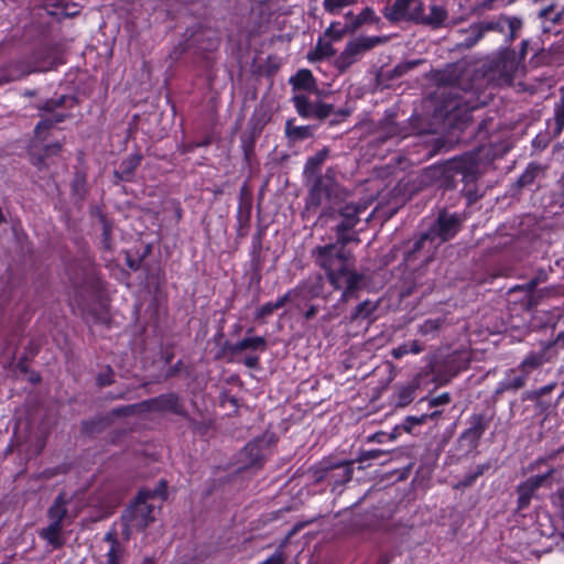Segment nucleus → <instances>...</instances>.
<instances>
[{"label":"nucleus","mask_w":564,"mask_h":564,"mask_svg":"<svg viewBox=\"0 0 564 564\" xmlns=\"http://www.w3.org/2000/svg\"><path fill=\"white\" fill-rule=\"evenodd\" d=\"M432 288L433 285L426 276L425 267L420 265L404 276L401 296L408 297L417 292H420L421 295H425L432 291Z\"/></svg>","instance_id":"f3484780"},{"label":"nucleus","mask_w":564,"mask_h":564,"mask_svg":"<svg viewBox=\"0 0 564 564\" xmlns=\"http://www.w3.org/2000/svg\"><path fill=\"white\" fill-rule=\"evenodd\" d=\"M545 167L538 163H530L517 181L519 187L531 186L535 181L544 177Z\"/></svg>","instance_id":"e433bc0d"},{"label":"nucleus","mask_w":564,"mask_h":564,"mask_svg":"<svg viewBox=\"0 0 564 564\" xmlns=\"http://www.w3.org/2000/svg\"><path fill=\"white\" fill-rule=\"evenodd\" d=\"M558 471L557 468L551 467L545 473L531 476V479L536 484L539 488L545 486L551 487L552 486V479L554 475H556Z\"/></svg>","instance_id":"603ef678"},{"label":"nucleus","mask_w":564,"mask_h":564,"mask_svg":"<svg viewBox=\"0 0 564 564\" xmlns=\"http://www.w3.org/2000/svg\"><path fill=\"white\" fill-rule=\"evenodd\" d=\"M122 550L120 546L110 547L107 553V564H119Z\"/></svg>","instance_id":"774afa93"},{"label":"nucleus","mask_w":564,"mask_h":564,"mask_svg":"<svg viewBox=\"0 0 564 564\" xmlns=\"http://www.w3.org/2000/svg\"><path fill=\"white\" fill-rule=\"evenodd\" d=\"M21 59L30 69V74L48 72L57 65V58L54 52L47 47L40 48L35 51L32 56Z\"/></svg>","instance_id":"aec40b11"},{"label":"nucleus","mask_w":564,"mask_h":564,"mask_svg":"<svg viewBox=\"0 0 564 564\" xmlns=\"http://www.w3.org/2000/svg\"><path fill=\"white\" fill-rule=\"evenodd\" d=\"M293 90H303L306 93H318L317 82L310 69L303 68L296 72L289 80Z\"/></svg>","instance_id":"bb28decb"},{"label":"nucleus","mask_w":564,"mask_h":564,"mask_svg":"<svg viewBox=\"0 0 564 564\" xmlns=\"http://www.w3.org/2000/svg\"><path fill=\"white\" fill-rule=\"evenodd\" d=\"M479 29L477 22L470 24L467 29L458 30V33L464 36V39L457 43V47L468 50L475 46L484 35H477V30Z\"/></svg>","instance_id":"79ce46f5"},{"label":"nucleus","mask_w":564,"mask_h":564,"mask_svg":"<svg viewBox=\"0 0 564 564\" xmlns=\"http://www.w3.org/2000/svg\"><path fill=\"white\" fill-rule=\"evenodd\" d=\"M339 23L333 22L329 28L325 31V35L330 37L334 41L340 40L345 33L348 32L347 24L344 28H338Z\"/></svg>","instance_id":"13d9d810"},{"label":"nucleus","mask_w":564,"mask_h":564,"mask_svg":"<svg viewBox=\"0 0 564 564\" xmlns=\"http://www.w3.org/2000/svg\"><path fill=\"white\" fill-rule=\"evenodd\" d=\"M285 134L292 141H302L313 135L311 126H295L294 119L285 122Z\"/></svg>","instance_id":"a19ab883"},{"label":"nucleus","mask_w":564,"mask_h":564,"mask_svg":"<svg viewBox=\"0 0 564 564\" xmlns=\"http://www.w3.org/2000/svg\"><path fill=\"white\" fill-rule=\"evenodd\" d=\"M148 492H138L134 501L122 512L123 534L128 539L132 530L143 531L154 521V506L148 502Z\"/></svg>","instance_id":"6e6552de"},{"label":"nucleus","mask_w":564,"mask_h":564,"mask_svg":"<svg viewBox=\"0 0 564 564\" xmlns=\"http://www.w3.org/2000/svg\"><path fill=\"white\" fill-rule=\"evenodd\" d=\"M435 80L437 89L434 95L438 101V110L448 113L460 108L463 100L457 77L448 72H437Z\"/></svg>","instance_id":"9b49d317"},{"label":"nucleus","mask_w":564,"mask_h":564,"mask_svg":"<svg viewBox=\"0 0 564 564\" xmlns=\"http://www.w3.org/2000/svg\"><path fill=\"white\" fill-rule=\"evenodd\" d=\"M356 0H324V9L335 13L338 9L355 3Z\"/></svg>","instance_id":"680f3d73"},{"label":"nucleus","mask_w":564,"mask_h":564,"mask_svg":"<svg viewBox=\"0 0 564 564\" xmlns=\"http://www.w3.org/2000/svg\"><path fill=\"white\" fill-rule=\"evenodd\" d=\"M142 411L171 412L180 416H187V411L178 394L174 392L163 393L155 398L141 402Z\"/></svg>","instance_id":"2eb2a0df"},{"label":"nucleus","mask_w":564,"mask_h":564,"mask_svg":"<svg viewBox=\"0 0 564 564\" xmlns=\"http://www.w3.org/2000/svg\"><path fill=\"white\" fill-rule=\"evenodd\" d=\"M477 24L479 26L477 35L484 36L488 32L505 33L507 28L509 32L506 35L505 42L506 44L511 45L518 37V34L523 26V21L519 17L500 14L494 19L478 21Z\"/></svg>","instance_id":"f8f14e48"},{"label":"nucleus","mask_w":564,"mask_h":564,"mask_svg":"<svg viewBox=\"0 0 564 564\" xmlns=\"http://www.w3.org/2000/svg\"><path fill=\"white\" fill-rule=\"evenodd\" d=\"M427 421V415H409L406 416L400 426H395L393 432L389 434L390 440H394L400 429L406 433H411L413 426L424 424Z\"/></svg>","instance_id":"49530a36"},{"label":"nucleus","mask_w":564,"mask_h":564,"mask_svg":"<svg viewBox=\"0 0 564 564\" xmlns=\"http://www.w3.org/2000/svg\"><path fill=\"white\" fill-rule=\"evenodd\" d=\"M63 524L51 522L47 527L42 528L39 535L47 542L53 549H61L64 545V540L61 536Z\"/></svg>","instance_id":"f704fd0d"},{"label":"nucleus","mask_w":564,"mask_h":564,"mask_svg":"<svg viewBox=\"0 0 564 564\" xmlns=\"http://www.w3.org/2000/svg\"><path fill=\"white\" fill-rule=\"evenodd\" d=\"M142 411L141 402L137 404L121 405L111 410L110 414L112 416H132L138 412Z\"/></svg>","instance_id":"864d4df0"},{"label":"nucleus","mask_w":564,"mask_h":564,"mask_svg":"<svg viewBox=\"0 0 564 564\" xmlns=\"http://www.w3.org/2000/svg\"><path fill=\"white\" fill-rule=\"evenodd\" d=\"M421 0H394L391 6L382 10L384 18L397 23L400 21L414 22L421 20Z\"/></svg>","instance_id":"ddd939ff"},{"label":"nucleus","mask_w":564,"mask_h":564,"mask_svg":"<svg viewBox=\"0 0 564 564\" xmlns=\"http://www.w3.org/2000/svg\"><path fill=\"white\" fill-rule=\"evenodd\" d=\"M556 41L551 44L549 50H542L541 56L549 64H564V30L556 32Z\"/></svg>","instance_id":"473e14b6"},{"label":"nucleus","mask_w":564,"mask_h":564,"mask_svg":"<svg viewBox=\"0 0 564 564\" xmlns=\"http://www.w3.org/2000/svg\"><path fill=\"white\" fill-rule=\"evenodd\" d=\"M421 20H416V24L430 25L433 29L441 28L447 18V11L441 6H432L429 15L423 13V4L421 3Z\"/></svg>","instance_id":"72a5a7b5"},{"label":"nucleus","mask_w":564,"mask_h":564,"mask_svg":"<svg viewBox=\"0 0 564 564\" xmlns=\"http://www.w3.org/2000/svg\"><path fill=\"white\" fill-rule=\"evenodd\" d=\"M328 154L329 150L327 148H323L306 160L303 170V175L306 182L312 181L315 177L323 176V174H319V171L321 166L328 158Z\"/></svg>","instance_id":"7c9ffc66"},{"label":"nucleus","mask_w":564,"mask_h":564,"mask_svg":"<svg viewBox=\"0 0 564 564\" xmlns=\"http://www.w3.org/2000/svg\"><path fill=\"white\" fill-rule=\"evenodd\" d=\"M292 102L296 112L303 119H315L323 121L333 116L329 120L330 126H336L346 120L351 115L350 108L334 109L332 104L322 101L321 99L311 100L305 94H295L292 97Z\"/></svg>","instance_id":"39448f33"},{"label":"nucleus","mask_w":564,"mask_h":564,"mask_svg":"<svg viewBox=\"0 0 564 564\" xmlns=\"http://www.w3.org/2000/svg\"><path fill=\"white\" fill-rule=\"evenodd\" d=\"M28 75H30V69L22 59L10 62L0 68V86Z\"/></svg>","instance_id":"b1692460"},{"label":"nucleus","mask_w":564,"mask_h":564,"mask_svg":"<svg viewBox=\"0 0 564 564\" xmlns=\"http://www.w3.org/2000/svg\"><path fill=\"white\" fill-rule=\"evenodd\" d=\"M251 209L252 202L250 197H245L241 195L240 203L237 210V235L238 237H246L248 235V229L250 226L251 219Z\"/></svg>","instance_id":"2f4dec72"},{"label":"nucleus","mask_w":564,"mask_h":564,"mask_svg":"<svg viewBox=\"0 0 564 564\" xmlns=\"http://www.w3.org/2000/svg\"><path fill=\"white\" fill-rule=\"evenodd\" d=\"M339 466L335 468L333 473H330V479L334 481L335 486H341L346 482L350 481L354 474V459L350 460H335Z\"/></svg>","instance_id":"c9c22d12"},{"label":"nucleus","mask_w":564,"mask_h":564,"mask_svg":"<svg viewBox=\"0 0 564 564\" xmlns=\"http://www.w3.org/2000/svg\"><path fill=\"white\" fill-rule=\"evenodd\" d=\"M337 466H339V464L335 463V459L330 457L321 460L312 468L315 482H321L326 478H330V473H333Z\"/></svg>","instance_id":"37998d69"},{"label":"nucleus","mask_w":564,"mask_h":564,"mask_svg":"<svg viewBox=\"0 0 564 564\" xmlns=\"http://www.w3.org/2000/svg\"><path fill=\"white\" fill-rule=\"evenodd\" d=\"M554 128L552 138H558L564 130V86L560 88V100L554 106Z\"/></svg>","instance_id":"58836bf2"},{"label":"nucleus","mask_w":564,"mask_h":564,"mask_svg":"<svg viewBox=\"0 0 564 564\" xmlns=\"http://www.w3.org/2000/svg\"><path fill=\"white\" fill-rule=\"evenodd\" d=\"M99 221L101 224V229H102V248L105 250H112V245H111V240H112V224L111 221L106 217V215L104 214H99Z\"/></svg>","instance_id":"3c124183"},{"label":"nucleus","mask_w":564,"mask_h":564,"mask_svg":"<svg viewBox=\"0 0 564 564\" xmlns=\"http://www.w3.org/2000/svg\"><path fill=\"white\" fill-rule=\"evenodd\" d=\"M478 478L471 473H467L455 486V489H465L471 487Z\"/></svg>","instance_id":"338daca9"},{"label":"nucleus","mask_w":564,"mask_h":564,"mask_svg":"<svg viewBox=\"0 0 564 564\" xmlns=\"http://www.w3.org/2000/svg\"><path fill=\"white\" fill-rule=\"evenodd\" d=\"M494 416V411L490 413H473L468 419V427L460 434L459 438L467 441L470 448H476L485 432L490 426Z\"/></svg>","instance_id":"4468645a"},{"label":"nucleus","mask_w":564,"mask_h":564,"mask_svg":"<svg viewBox=\"0 0 564 564\" xmlns=\"http://www.w3.org/2000/svg\"><path fill=\"white\" fill-rule=\"evenodd\" d=\"M188 44H187V41H183L181 43H178L173 50L172 52L170 53L169 57L173 61V62H176L181 58V56L187 52L188 50Z\"/></svg>","instance_id":"69168bd1"},{"label":"nucleus","mask_w":564,"mask_h":564,"mask_svg":"<svg viewBox=\"0 0 564 564\" xmlns=\"http://www.w3.org/2000/svg\"><path fill=\"white\" fill-rule=\"evenodd\" d=\"M288 302H291L288 292L279 297L275 302H268L260 306L256 313V318H265L273 314L274 311L283 307Z\"/></svg>","instance_id":"a18cd8bd"},{"label":"nucleus","mask_w":564,"mask_h":564,"mask_svg":"<svg viewBox=\"0 0 564 564\" xmlns=\"http://www.w3.org/2000/svg\"><path fill=\"white\" fill-rule=\"evenodd\" d=\"M306 183L308 192L305 198V208L308 212L317 210L325 202L329 204L328 206L343 204L350 195V192L337 182L333 167H328L323 176Z\"/></svg>","instance_id":"20e7f679"},{"label":"nucleus","mask_w":564,"mask_h":564,"mask_svg":"<svg viewBox=\"0 0 564 564\" xmlns=\"http://www.w3.org/2000/svg\"><path fill=\"white\" fill-rule=\"evenodd\" d=\"M65 273L78 306L84 305L86 294L95 295L102 290V280L95 259L86 250L67 261Z\"/></svg>","instance_id":"7ed1b4c3"},{"label":"nucleus","mask_w":564,"mask_h":564,"mask_svg":"<svg viewBox=\"0 0 564 564\" xmlns=\"http://www.w3.org/2000/svg\"><path fill=\"white\" fill-rule=\"evenodd\" d=\"M464 221V214L449 213L446 208H442L438 210L435 220L426 231L440 247L453 239L460 231Z\"/></svg>","instance_id":"9d476101"},{"label":"nucleus","mask_w":564,"mask_h":564,"mask_svg":"<svg viewBox=\"0 0 564 564\" xmlns=\"http://www.w3.org/2000/svg\"><path fill=\"white\" fill-rule=\"evenodd\" d=\"M388 40V36H359L350 40L346 43L343 52L335 58L334 66L340 74H344L361 59L367 52L387 43Z\"/></svg>","instance_id":"1a4fd4ad"},{"label":"nucleus","mask_w":564,"mask_h":564,"mask_svg":"<svg viewBox=\"0 0 564 564\" xmlns=\"http://www.w3.org/2000/svg\"><path fill=\"white\" fill-rule=\"evenodd\" d=\"M416 386H402L397 391V406L404 408L414 400Z\"/></svg>","instance_id":"8fccbe9b"},{"label":"nucleus","mask_w":564,"mask_h":564,"mask_svg":"<svg viewBox=\"0 0 564 564\" xmlns=\"http://www.w3.org/2000/svg\"><path fill=\"white\" fill-rule=\"evenodd\" d=\"M187 423L189 429H192L193 432L198 433L200 435H205L207 431L209 430V425L205 422H199L192 417L188 413L187 416H183Z\"/></svg>","instance_id":"bf43d9fd"},{"label":"nucleus","mask_w":564,"mask_h":564,"mask_svg":"<svg viewBox=\"0 0 564 564\" xmlns=\"http://www.w3.org/2000/svg\"><path fill=\"white\" fill-rule=\"evenodd\" d=\"M69 502L70 498L67 497V494L65 491H61L47 510V518L50 521L63 524V521L68 516L67 506Z\"/></svg>","instance_id":"cd10ccee"},{"label":"nucleus","mask_w":564,"mask_h":564,"mask_svg":"<svg viewBox=\"0 0 564 564\" xmlns=\"http://www.w3.org/2000/svg\"><path fill=\"white\" fill-rule=\"evenodd\" d=\"M379 132H380L379 140L381 142H384L388 139L399 137L402 133V129L394 121L393 116L389 115L380 121Z\"/></svg>","instance_id":"ea45409f"},{"label":"nucleus","mask_w":564,"mask_h":564,"mask_svg":"<svg viewBox=\"0 0 564 564\" xmlns=\"http://www.w3.org/2000/svg\"><path fill=\"white\" fill-rule=\"evenodd\" d=\"M241 142H242V151H243L245 159L247 161H250L251 156L254 153V140L251 135H248V137H242Z\"/></svg>","instance_id":"0e129e2a"},{"label":"nucleus","mask_w":564,"mask_h":564,"mask_svg":"<svg viewBox=\"0 0 564 564\" xmlns=\"http://www.w3.org/2000/svg\"><path fill=\"white\" fill-rule=\"evenodd\" d=\"M107 424L108 422L105 417H95L84 421L82 423V433L89 436L99 434L106 429Z\"/></svg>","instance_id":"09e8293b"},{"label":"nucleus","mask_w":564,"mask_h":564,"mask_svg":"<svg viewBox=\"0 0 564 564\" xmlns=\"http://www.w3.org/2000/svg\"><path fill=\"white\" fill-rule=\"evenodd\" d=\"M561 350H564V330L560 332L554 339L541 340L538 350L530 351L516 367L528 380L531 373L541 369L545 364L553 362Z\"/></svg>","instance_id":"423d86ee"},{"label":"nucleus","mask_w":564,"mask_h":564,"mask_svg":"<svg viewBox=\"0 0 564 564\" xmlns=\"http://www.w3.org/2000/svg\"><path fill=\"white\" fill-rule=\"evenodd\" d=\"M367 205L358 202H346L339 205L324 207L318 221L327 226L335 235V241L316 246L311 251L314 263L325 272L328 283L341 291L338 302L333 306L334 312L327 313L324 322H329L340 314L341 306L349 300L357 299L358 292L365 288L366 275L355 269V258L347 246L360 241L356 227L361 223V215Z\"/></svg>","instance_id":"f257e3e1"},{"label":"nucleus","mask_w":564,"mask_h":564,"mask_svg":"<svg viewBox=\"0 0 564 564\" xmlns=\"http://www.w3.org/2000/svg\"><path fill=\"white\" fill-rule=\"evenodd\" d=\"M422 63V59H414V61H408L402 62L395 65L390 70H379L376 75V83L378 86H381L382 88L388 87V83L398 78H401L406 73L412 70L414 67L420 65Z\"/></svg>","instance_id":"5701e85b"},{"label":"nucleus","mask_w":564,"mask_h":564,"mask_svg":"<svg viewBox=\"0 0 564 564\" xmlns=\"http://www.w3.org/2000/svg\"><path fill=\"white\" fill-rule=\"evenodd\" d=\"M380 21V18L375 14V11L366 7L354 18L352 22H347L348 32L355 33L364 24H379Z\"/></svg>","instance_id":"4c0bfd02"},{"label":"nucleus","mask_w":564,"mask_h":564,"mask_svg":"<svg viewBox=\"0 0 564 564\" xmlns=\"http://www.w3.org/2000/svg\"><path fill=\"white\" fill-rule=\"evenodd\" d=\"M489 123H491V120L484 119L475 123L467 118L456 121L452 126L449 134L452 138H456V142L469 143L475 139L479 144L475 150L453 158L442 166H436L432 170L438 188L453 191L459 181L467 183V185L478 181L480 177L479 150L482 147V142L489 137Z\"/></svg>","instance_id":"f03ea898"},{"label":"nucleus","mask_w":564,"mask_h":564,"mask_svg":"<svg viewBox=\"0 0 564 564\" xmlns=\"http://www.w3.org/2000/svg\"><path fill=\"white\" fill-rule=\"evenodd\" d=\"M378 308L379 301L365 300L355 306L347 319L351 324L361 321H369L371 323L376 319L375 314Z\"/></svg>","instance_id":"393cba45"},{"label":"nucleus","mask_w":564,"mask_h":564,"mask_svg":"<svg viewBox=\"0 0 564 564\" xmlns=\"http://www.w3.org/2000/svg\"><path fill=\"white\" fill-rule=\"evenodd\" d=\"M268 348L267 339L262 336L246 337L237 343L225 341L220 352L223 356H229L232 361L236 356L245 350L263 352Z\"/></svg>","instance_id":"6ab92c4d"},{"label":"nucleus","mask_w":564,"mask_h":564,"mask_svg":"<svg viewBox=\"0 0 564 564\" xmlns=\"http://www.w3.org/2000/svg\"><path fill=\"white\" fill-rule=\"evenodd\" d=\"M519 66L520 61H518L516 52L505 50L492 61L491 69L499 75L505 84H511L519 70Z\"/></svg>","instance_id":"a211bd4d"},{"label":"nucleus","mask_w":564,"mask_h":564,"mask_svg":"<svg viewBox=\"0 0 564 564\" xmlns=\"http://www.w3.org/2000/svg\"><path fill=\"white\" fill-rule=\"evenodd\" d=\"M143 156L140 153H134L126 158L121 163L119 170L113 172L116 183L130 182L134 175L137 167L140 165Z\"/></svg>","instance_id":"c85d7f7f"},{"label":"nucleus","mask_w":564,"mask_h":564,"mask_svg":"<svg viewBox=\"0 0 564 564\" xmlns=\"http://www.w3.org/2000/svg\"><path fill=\"white\" fill-rule=\"evenodd\" d=\"M539 285V280L531 279L528 283L523 285H516L509 290V294L513 295L517 293H521V297L519 299L520 306L523 311H531L536 307L540 303L541 295L535 292L536 286Z\"/></svg>","instance_id":"4be33fe9"},{"label":"nucleus","mask_w":564,"mask_h":564,"mask_svg":"<svg viewBox=\"0 0 564 564\" xmlns=\"http://www.w3.org/2000/svg\"><path fill=\"white\" fill-rule=\"evenodd\" d=\"M444 325L445 318L443 317L429 318L420 325L419 333L423 336L436 337Z\"/></svg>","instance_id":"de8ad7c7"},{"label":"nucleus","mask_w":564,"mask_h":564,"mask_svg":"<svg viewBox=\"0 0 564 564\" xmlns=\"http://www.w3.org/2000/svg\"><path fill=\"white\" fill-rule=\"evenodd\" d=\"M386 455H388V452L382 451V449L362 451L359 453L358 457L354 460L362 463V462L370 460V459H378L381 456H386Z\"/></svg>","instance_id":"052dcab7"},{"label":"nucleus","mask_w":564,"mask_h":564,"mask_svg":"<svg viewBox=\"0 0 564 564\" xmlns=\"http://www.w3.org/2000/svg\"><path fill=\"white\" fill-rule=\"evenodd\" d=\"M335 55V50L330 42H325L323 39H318L314 51L307 54V58L311 62H318L326 57Z\"/></svg>","instance_id":"c03bdc74"},{"label":"nucleus","mask_w":564,"mask_h":564,"mask_svg":"<svg viewBox=\"0 0 564 564\" xmlns=\"http://www.w3.org/2000/svg\"><path fill=\"white\" fill-rule=\"evenodd\" d=\"M438 246L432 239L427 231H424L413 238L395 246L394 249L401 251L402 260L405 265H411L420 261L423 267L434 261Z\"/></svg>","instance_id":"0eeeda50"},{"label":"nucleus","mask_w":564,"mask_h":564,"mask_svg":"<svg viewBox=\"0 0 564 564\" xmlns=\"http://www.w3.org/2000/svg\"><path fill=\"white\" fill-rule=\"evenodd\" d=\"M113 376V369L110 366H106L105 371L98 373L96 382L99 387H108L115 382Z\"/></svg>","instance_id":"4d7b16f0"},{"label":"nucleus","mask_w":564,"mask_h":564,"mask_svg":"<svg viewBox=\"0 0 564 564\" xmlns=\"http://www.w3.org/2000/svg\"><path fill=\"white\" fill-rule=\"evenodd\" d=\"M528 379L516 368H510L506 371V377L498 383L492 392L491 400L494 403L498 402L500 397L506 392L516 393L527 386Z\"/></svg>","instance_id":"412c9836"},{"label":"nucleus","mask_w":564,"mask_h":564,"mask_svg":"<svg viewBox=\"0 0 564 564\" xmlns=\"http://www.w3.org/2000/svg\"><path fill=\"white\" fill-rule=\"evenodd\" d=\"M539 489L540 488L531 479V477L520 482L516 488L518 494L517 510L521 511L527 509L530 506L531 500L536 497V491Z\"/></svg>","instance_id":"c756f323"},{"label":"nucleus","mask_w":564,"mask_h":564,"mask_svg":"<svg viewBox=\"0 0 564 564\" xmlns=\"http://www.w3.org/2000/svg\"><path fill=\"white\" fill-rule=\"evenodd\" d=\"M242 459L247 468H260L264 462L262 441L248 443L241 451Z\"/></svg>","instance_id":"a878e982"},{"label":"nucleus","mask_w":564,"mask_h":564,"mask_svg":"<svg viewBox=\"0 0 564 564\" xmlns=\"http://www.w3.org/2000/svg\"><path fill=\"white\" fill-rule=\"evenodd\" d=\"M325 278L317 273L301 282L297 286L288 291L292 301H310L323 296Z\"/></svg>","instance_id":"dca6fc26"},{"label":"nucleus","mask_w":564,"mask_h":564,"mask_svg":"<svg viewBox=\"0 0 564 564\" xmlns=\"http://www.w3.org/2000/svg\"><path fill=\"white\" fill-rule=\"evenodd\" d=\"M54 126L55 124L51 118H44L40 120L34 128L35 138L44 141L47 138L48 130H51Z\"/></svg>","instance_id":"5fc2aeb1"},{"label":"nucleus","mask_w":564,"mask_h":564,"mask_svg":"<svg viewBox=\"0 0 564 564\" xmlns=\"http://www.w3.org/2000/svg\"><path fill=\"white\" fill-rule=\"evenodd\" d=\"M285 553L283 551V546L280 545L275 552L269 556L265 561L261 562L260 564H285Z\"/></svg>","instance_id":"e2e57ef3"},{"label":"nucleus","mask_w":564,"mask_h":564,"mask_svg":"<svg viewBox=\"0 0 564 564\" xmlns=\"http://www.w3.org/2000/svg\"><path fill=\"white\" fill-rule=\"evenodd\" d=\"M464 184L465 186L460 191V194L466 198L467 206H470L475 204L481 197V195L478 194L476 182L469 183L468 185L467 183Z\"/></svg>","instance_id":"6e6d98bb"}]
</instances>
